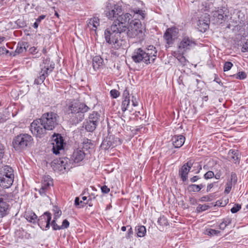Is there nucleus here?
Instances as JSON below:
<instances>
[{
  "label": "nucleus",
  "mask_w": 248,
  "mask_h": 248,
  "mask_svg": "<svg viewBox=\"0 0 248 248\" xmlns=\"http://www.w3.org/2000/svg\"><path fill=\"white\" fill-rule=\"evenodd\" d=\"M65 109L71 123L73 124H77L84 120L85 113L90 108L83 103L70 100L67 102Z\"/></svg>",
  "instance_id": "1"
},
{
  "label": "nucleus",
  "mask_w": 248,
  "mask_h": 248,
  "mask_svg": "<svg viewBox=\"0 0 248 248\" xmlns=\"http://www.w3.org/2000/svg\"><path fill=\"white\" fill-rule=\"evenodd\" d=\"M144 11L139 8H134L131 10V13H125L119 15L116 20L113 22L114 24H116L120 31H125L127 30V25L130 20L134 18V20L137 18L143 19L144 18Z\"/></svg>",
  "instance_id": "2"
},
{
  "label": "nucleus",
  "mask_w": 248,
  "mask_h": 248,
  "mask_svg": "<svg viewBox=\"0 0 248 248\" xmlns=\"http://www.w3.org/2000/svg\"><path fill=\"white\" fill-rule=\"evenodd\" d=\"M121 29H119L116 24L113 23L104 32V36L106 42L111 45L112 47L116 49L119 48L123 44V40L122 39L121 35L125 31H120Z\"/></svg>",
  "instance_id": "3"
},
{
  "label": "nucleus",
  "mask_w": 248,
  "mask_h": 248,
  "mask_svg": "<svg viewBox=\"0 0 248 248\" xmlns=\"http://www.w3.org/2000/svg\"><path fill=\"white\" fill-rule=\"evenodd\" d=\"M14 179V170L8 165L0 168V186L8 188L12 185Z\"/></svg>",
  "instance_id": "4"
},
{
  "label": "nucleus",
  "mask_w": 248,
  "mask_h": 248,
  "mask_svg": "<svg viewBox=\"0 0 248 248\" xmlns=\"http://www.w3.org/2000/svg\"><path fill=\"white\" fill-rule=\"evenodd\" d=\"M41 71L39 76L34 80V84L39 85L44 82L46 78L51 73L55 68V64L49 59H46L43 61L40 64Z\"/></svg>",
  "instance_id": "5"
},
{
  "label": "nucleus",
  "mask_w": 248,
  "mask_h": 248,
  "mask_svg": "<svg viewBox=\"0 0 248 248\" xmlns=\"http://www.w3.org/2000/svg\"><path fill=\"white\" fill-rule=\"evenodd\" d=\"M33 141L32 137L26 133H22L16 136L12 142L13 147L16 150H23L29 146Z\"/></svg>",
  "instance_id": "6"
},
{
  "label": "nucleus",
  "mask_w": 248,
  "mask_h": 248,
  "mask_svg": "<svg viewBox=\"0 0 248 248\" xmlns=\"http://www.w3.org/2000/svg\"><path fill=\"white\" fill-rule=\"evenodd\" d=\"M58 114L54 112L50 111L44 113L40 118V122L47 129L52 130L58 124Z\"/></svg>",
  "instance_id": "7"
},
{
  "label": "nucleus",
  "mask_w": 248,
  "mask_h": 248,
  "mask_svg": "<svg viewBox=\"0 0 248 248\" xmlns=\"http://www.w3.org/2000/svg\"><path fill=\"white\" fill-rule=\"evenodd\" d=\"M140 19L137 18L136 20H132L130 23L129 26L127 27L126 34L129 37L140 38L142 36V31Z\"/></svg>",
  "instance_id": "8"
},
{
  "label": "nucleus",
  "mask_w": 248,
  "mask_h": 248,
  "mask_svg": "<svg viewBox=\"0 0 248 248\" xmlns=\"http://www.w3.org/2000/svg\"><path fill=\"white\" fill-rule=\"evenodd\" d=\"M40 121V119L34 120L31 124L30 130L36 138H42L46 135L47 129Z\"/></svg>",
  "instance_id": "9"
},
{
  "label": "nucleus",
  "mask_w": 248,
  "mask_h": 248,
  "mask_svg": "<svg viewBox=\"0 0 248 248\" xmlns=\"http://www.w3.org/2000/svg\"><path fill=\"white\" fill-rule=\"evenodd\" d=\"M229 22H228L227 28H230V26H237L243 21L245 16L244 14L238 9L232 10L230 12Z\"/></svg>",
  "instance_id": "10"
},
{
  "label": "nucleus",
  "mask_w": 248,
  "mask_h": 248,
  "mask_svg": "<svg viewBox=\"0 0 248 248\" xmlns=\"http://www.w3.org/2000/svg\"><path fill=\"white\" fill-rule=\"evenodd\" d=\"M122 12V8L121 6L111 4L109 2H107L106 8L104 13L106 16L109 19L113 20L115 18L117 17Z\"/></svg>",
  "instance_id": "11"
},
{
  "label": "nucleus",
  "mask_w": 248,
  "mask_h": 248,
  "mask_svg": "<svg viewBox=\"0 0 248 248\" xmlns=\"http://www.w3.org/2000/svg\"><path fill=\"white\" fill-rule=\"evenodd\" d=\"M230 11L228 9L225 7L218 8L217 11L214 12V17L217 18V23L222 24L224 22H229V17L230 16Z\"/></svg>",
  "instance_id": "12"
},
{
  "label": "nucleus",
  "mask_w": 248,
  "mask_h": 248,
  "mask_svg": "<svg viewBox=\"0 0 248 248\" xmlns=\"http://www.w3.org/2000/svg\"><path fill=\"white\" fill-rule=\"evenodd\" d=\"M195 45L196 43L193 38L188 36L184 37L178 46L179 52L184 54L187 50H190Z\"/></svg>",
  "instance_id": "13"
},
{
  "label": "nucleus",
  "mask_w": 248,
  "mask_h": 248,
  "mask_svg": "<svg viewBox=\"0 0 248 248\" xmlns=\"http://www.w3.org/2000/svg\"><path fill=\"white\" fill-rule=\"evenodd\" d=\"M121 140L113 136H109L105 139L102 141L101 147L105 150H108L109 148H113L118 144H121Z\"/></svg>",
  "instance_id": "14"
},
{
  "label": "nucleus",
  "mask_w": 248,
  "mask_h": 248,
  "mask_svg": "<svg viewBox=\"0 0 248 248\" xmlns=\"http://www.w3.org/2000/svg\"><path fill=\"white\" fill-rule=\"evenodd\" d=\"M52 150L53 153L57 155L59 153V151L63 148V139L59 134H54L52 137Z\"/></svg>",
  "instance_id": "15"
},
{
  "label": "nucleus",
  "mask_w": 248,
  "mask_h": 248,
  "mask_svg": "<svg viewBox=\"0 0 248 248\" xmlns=\"http://www.w3.org/2000/svg\"><path fill=\"white\" fill-rule=\"evenodd\" d=\"M147 58L145 51L140 48L135 49L132 56L134 62L139 63L142 61L148 64L150 63L151 62H149V59Z\"/></svg>",
  "instance_id": "16"
},
{
  "label": "nucleus",
  "mask_w": 248,
  "mask_h": 248,
  "mask_svg": "<svg viewBox=\"0 0 248 248\" xmlns=\"http://www.w3.org/2000/svg\"><path fill=\"white\" fill-rule=\"evenodd\" d=\"M51 219V214L48 212L44 214L37 218V222L43 230H47L50 227V221Z\"/></svg>",
  "instance_id": "17"
},
{
  "label": "nucleus",
  "mask_w": 248,
  "mask_h": 248,
  "mask_svg": "<svg viewBox=\"0 0 248 248\" xmlns=\"http://www.w3.org/2000/svg\"><path fill=\"white\" fill-rule=\"evenodd\" d=\"M178 33V29L175 28H170L166 30L164 34V38L169 46L173 43L177 37Z\"/></svg>",
  "instance_id": "18"
},
{
  "label": "nucleus",
  "mask_w": 248,
  "mask_h": 248,
  "mask_svg": "<svg viewBox=\"0 0 248 248\" xmlns=\"http://www.w3.org/2000/svg\"><path fill=\"white\" fill-rule=\"evenodd\" d=\"M53 185V180L49 175L45 176L43 177L42 186L39 190V193L42 196L46 195L47 191L50 188V186Z\"/></svg>",
  "instance_id": "19"
},
{
  "label": "nucleus",
  "mask_w": 248,
  "mask_h": 248,
  "mask_svg": "<svg viewBox=\"0 0 248 248\" xmlns=\"http://www.w3.org/2000/svg\"><path fill=\"white\" fill-rule=\"evenodd\" d=\"M209 15L205 14L200 17L197 23L198 29L201 32H205L208 28L210 23Z\"/></svg>",
  "instance_id": "20"
},
{
  "label": "nucleus",
  "mask_w": 248,
  "mask_h": 248,
  "mask_svg": "<svg viewBox=\"0 0 248 248\" xmlns=\"http://www.w3.org/2000/svg\"><path fill=\"white\" fill-rule=\"evenodd\" d=\"M185 140V137L182 135H174L171 138V141L175 148H179L183 145Z\"/></svg>",
  "instance_id": "21"
},
{
  "label": "nucleus",
  "mask_w": 248,
  "mask_h": 248,
  "mask_svg": "<svg viewBox=\"0 0 248 248\" xmlns=\"http://www.w3.org/2000/svg\"><path fill=\"white\" fill-rule=\"evenodd\" d=\"M85 153L80 149H77L73 153L72 159L75 163H79L85 158Z\"/></svg>",
  "instance_id": "22"
},
{
  "label": "nucleus",
  "mask_w": 248,
  "mask_h": 248,
  "mask_svg": "<svg viewBox=\"0 0 248 248\" xmlns=\"http://www.w3.org/2000/svg\"><path fill=\"white\" fill-rule=\"evenodd\" d=\"M145 51L147 58L149 59V61L151 62V63H153L157 54V50L155 47L153 46H149Z\"/></svg>",
  "instance_id": "23"
},
{
  "label": "nucleus",
  "mask_w": 248,
  "mask_h": 248,
  "mask_svg": "<svg viewBox=\"0 0 248 248\" xmlns=\"http://www.w3.org/2000/svg\"><path fill=\"white\" fill-rule=\"evenodd\" d=\"M87 22V27L90 30L95 31L100 25V20L99 18L95 16L89 19Z\"/></svg>",
  "instance_id": "24"
},
{
  "label": "nucleus",
  "mask_w": 248,
  "mask_h": 248,
  "mask_svg": "<svg viewBox=\"0 0 248 248\" xmlns=\"http://www.w3.org/2000/svg\"><path fill=\"white\" fill-rule=\"evenodd\" d=\"M1 192V190H0V216L3 217L6 214V212L8 209L9 204L6 202L3 201Z\"/></svg>",
  "instance_id": "25"
},
{
  "label": "nucleus",
  "mask_w": 248,
  "mask_h": 248,
  "mask_svg": "<svg viewBox=\"0 0 248 248\" xmlns=\"http://www.w3.org/2000/svg\"><path fill=\"white\" fill-rule=\"evenodd\" d=\"M93 67L95 70H97L103 66L104 60L100 56H95L93 59Z\"/></svg>",
  "instance_id": "26"
},
{
  "label": "nucleus",
  "mask_w": 248,
  "mask_h": 248,
  "mask_svg": "<svg viewBox=\"0 0 248 248\" xmlns=\"http://www.w3.org/2000/svg\"><path fill=\"white\" fill-rule=\"evenodd\" d=\"M25 217L29 221L32 223H36L37 220V216L32 211H28L25 212Z\"/></svg>",
  "instance_id": "27"
},
{
  "label": "nucleus",
  "mask_w": 248,
  "mask_h": 248,
  "mask_svg": "<svg viewBox=\"0 0 248 248\" xmlns=\"http://www.w3.org/2000/svg\"><path fill=\"white\" fill-rule=\"evenodd\" d=\"M189 171V169L187 168V167L183 165L179 170V175L183 182L186 181L187 179L188 174Z\"/></svg>",
  "instance_id": "28"
},
{
  "label": "nucleus",
  "mask_w": 248,
  "mask_h": 248,
  "mask_svg": "<svg viewBox=\"0 0 248 248\" xmlns=\"http://www.w3.org/2000/svg\"><path fill=\"white\" fill-rule=\"evenodd\" d=\"M28 47V44L26 42H20L17 44L16 49L15 50V53L17 54L22 53L26 52L27 48Z\"/></svg>",
  "instance_id": "29"
},
{
  "label": "nucleus",
  "mask_w": 248,
  "mask_h": 248,
  "mask_svg": "<svg viewBox=\"0 0 248 248\" xmlns=\"http://www.w3.org/2000/svg\"><path fill=\"white\" fill-rule=\"evenodd\" d=\"M229 157L230 159L236 163L239 158V155L238 151L235 150H230L229 152Z\"/></svg>",
  "instance_id": "30"
},
{
  "label": "nucleus",
  "mask_w": 248,
  "mask_h": 248,
  "mask_svg": "<svg viewBox=\"0 0 248 248\" xmlns=\"http://www.w3.org/2000/svg\"><path fill=\"white\" fill-rule=\"evenodd\" d=\"M97 125V124L89 120H87L84 123V126L88 132L93 131L95 129Z\"/></svg>",
  "instance_id": "31"
},
{
  "label": "nucleus",
  "mask_w": 248,
  "mask_h": 248,
  "mask_svg": "<svg viewBox=\"0 0 248 248\" xmlns=\"http://www.w3.org/2000/svg\"><path fill=\"white\" fill-rule=\"evenodd\" d=\"M100 117V115L98 112L93 111L92 113L90 114L88 117V120L98 124Z\"/></svg>",
  "instance_id": "32"
},
{
  "label": "nucleus",
  "mask_w": 248,
  "mask_h": 248,
  "mask_svg": "<svg viewBox=\"0 0 248 248\" xmlns=\"http://www.w3.org/2000/svg\"><path fill=\"white\" fill-rule=\"evenodd\" d=\"M135 231L138 237H143L146 233V229L145 226L140 225L135 227Z\"/></svg>",
  "instance_id": "33"
},
{
  "label": "nucleus",
  "mask_w": 248,
  "mask_h": 248,
  "mask_svg": "<svg viewBox=\"0 0 248 248\" xmlns=\"http://www.w3.org/2000/svg\"><path fill=\"white\" fill-rule=\"evenodd\" d=\"M68 160L67 158H60L59 160H57L56 163L60 165L62 168H63L66 170L68 166Z\"/></svg>",
  "instance_id": "34"
},
{
  "label": "nucleus",
  "mask_w": 248,
  "mask_h": 248,
  "mask_svg": "<svg viewBox=\"0 0 248 248\" xmlns=\"http://www.w3.org/2000/svg\"><path fill=\"white\" fill-rule=\"evenodd\" d=\"M157 223L162 228H163L169 225L168 220L164 216H162L158 218Z\"/></svg>",
  "instance_id": "35"
},
{
  "label": "nucleus",
  "mask_w": 248,
  "mask_h": 248,
  "mask_svg": "<svg viewBox=\"0 0 248 248\" xmlns=\"http://www.w3.org/2000/svg\"><path fill=\"white\" fill-rule=\"evenodd\" d=\"M220 231L212 229H207L204 232L205 234L209 236L218 235Z\"/></svg>",
  "instance_id": "36"
},
{
  "label": "nucleus",
  "mask_w": 248,
  "mask_h": 248,
  "mask_svg": "<svg viewBox=\"0 0 248 248\" xmlns=\"http://www.w3.org/2000/svg\"><path fill=\"white\" fill-rule=\"evenodd\" d=\"M199 187L198 185L190 184L187 186V189L189 192H196L200 191Z\"/></svg>",
  "instance_id": "37"
},
{
  "label": "nucleus",
  "mask_w": 248,
  "mask_h": 248,
  "mask_svg": "<svg viewBox=\"0 0 248 248\" xmlns=\"http://www.w3.org/2000/svg\"><path fill=\"white\" fill-rule=\"evenodd\" d=\"M130 99H123L122 103V110L123 112L125 111L130 104Z\"/></svg>",
  "instance_id": "38"
},
{
  "label": "nucleus",
  "mask_w": 248,
  "mask_h": 248,
  "mask_svg": "<svg viewBox=\"0 0 248 248\" xmlns=\"http://www.w3.org/2000/svg\"><path fill=\"white\" fill-rule=\"evenodd\" d=\"M234 78L238 79H244L247 78V74L245 72H239L236 74L232 76Z\"/></svg>",
  "instance_id": "39"
},
{
  "label": "nucleus",
  "mask_w": 248,
  "mask_h": 248,
  "mask_svg": "<svg viewBox=\"0 0 248 248\" xmlns=\"http://www.w3.org/2000/svg\"><path fill=\"white\" fill-rule=\"evenodd\" d=\"M210 208V206L207 204H199L196 208V211L198 213L204 211Z\"/></svg>",
  "instance_id": "40"
},
{
  "label": "nucleus",
  "mask_w": 248,
  "mask_h": 248,
  "mask_svg": "<svg viewBox=\"0 0 248 248\" xmlns=\"http://www.w3.org/2000/svg\"><path fill=\"white\" fill-rule=\"evenodd\" d=\"M228 182L233 184V186L237 183V176L235 172H232L231 173L230 179L228 180Z\"/></svg>",
  "instance_id": "41"
},
{
  "label": "nucleus",
  "mask_w": 248,
  "mask_h": 248,
  "mask_svg": "<svg viewBox=\"0 0 248 248\" xmlns=\"http://www.w3.org/2000/svg\"><path fill=\"white\" fill-rule=\"evenodd\" d=\"M90 200L89 199L86 203L83 202L82 201H79L78 197H76L75 200V205L76 206H79L78 207H83L84 205L89 203V201Z\"/></svg>",
  "instance_id": "42"
},
{
  "label": "nucleus",
  "mask_w": 248,
  "mask_h": 248,
  "mask_svg": "<svg viewBox=\"0 0 248 248\" xmlns=\"http://www.w3.org/2000/svg\"><path fill=\"white\" fill-rule=\"evenodd\" d=\"M83 147L86 149L91 148V146L92 145V141L88 139H84L83 140Z\"/></svg>",
  "instance_id": "43"
},
{
  "label": "nucleus",
  "mask_w": 248,
  "mask_h": 248,
  "mask_svg": "<svg viewBox=\"0 0 248 248\" xmlns=\"http://www.w3.org/2000/svg\"><path fill=\"white\" fill-rule=\"evenodd\" d=\"M233 185V184L227 181V182L226 184V186H225L224 193L226 194H229L230 192V191L232 189V186Z\"/></svg>",
  "instance_id": "44"
},
{
  "label": "nucleus",
  "mask_w": 248,
  "mask_h": 248,
  "mask_svg": "<svg viewBox=\"0 0 248 248\" xmlns=\"http://www.w3.org/2000/svg\"><path fill=\"white\" fill-rule=\"evenodd\" d=\"M213 199V194H209V195L204 196L201 198L200 201L201 202H210Z\"/></svg>",
  "instance_id": "45"
},
{
  "label": "nucleus",
  "mask_w": 248,
  "mask_h": 248,
  "mask_svg": "<svg viewBox=\"0 0 248 248\" xmlns=\"http://www.w3.org/2000/svg\"><path fill=\"white\" fill-rule=\"evenodd\" d=\"M241 209V205L239 204L236 203L233 207L231 208V212L232 213H236Z\"/></svg>",
  "instance_id": "46"
},
{
  "label": "nucleus",
  "mask_w": 248,
  "mask_h": 248,
  "mask_svg": "<svg viewBox=\"0 0 248 248\" xmlns=\"http://www.w3.org/2000/svg\"><path fill=\"white\" fill-rule=\"evenodd\" d=\"M233 66L232 63L231 62H225L223 67V70L224 72L230 70L232 66Z\"/></svg>",
  "instance_id": "47"
},
{
  "label": "nucleus",
  "mask_w": 248,
  "mask_h": 248,
  "mask_svg": "<svg viewBox=\"0 0 248 248\" xmlns=\"http://www.w3.org/2000/svg\"><path fill=\"white\" fill-rule=\"evenodd\" d=\"M204 178L205 179H209L214 177V172L212 171L209 170L204 174Z\"/></svg>",
  "instance_id": "48"
},
{
  "label": "nucleus",
  "mask_w": 248,
  "mask_h": 248,
  "mask_svg": "<svg viewBox=\"0 0 248 248\" xmlns=\"http://www.w3.org/2000/svg\"><path fill=\"white\" fill-rule=\"evenodd\" d=\"M56 220L57 219H53L52 220V221L51 222V225L52 227V229L53 230H55V231L61 230V226L58 225L56 223Z\"/></svg>",
  "instance_id": "49"
},
{
  "label": "nucleus",
  "mask_w": 248,
  "mask_h": 248,
  "mask_svg": "<svg viewBox=\"0 0 248 248\" xmlns=\"http://www.w3.org/2000/svg\"><path fill=\"white\" fill-rule=\"evenodd\" d=\"M110 95L113 98H116L120 95V93L116 90H112L110 92Z\"/></svg>",
  "instance_id": "50"
},
{
  "label": "nucleus",
  "mask_w": 248,
  "mask_h": 248,
  "mask_svg": "<svg viewBox=\"0 0 248 248\" xmlns=\"http://www.w3.org/2000/svg\"><path fill=\"white\" fill-rule=\"evenodd\" d=\"M177 60L181 62V63L184 65L186 64V59L183 56L179 55L177 57Z\"/></svg>",
  "instance_id": "51"
},
{
  "label": "nucleus",
  "mask_w": 248,
  "mask_h": 248,
  "mask_svg": "<svg viewBox=\"0 0 248 248\" xmlns=\"http://www.w3.org/2000/svg\"><path fill=\"white\" fill-rule=\"evenodd\" d=\"M69 222L67 219L63 220L62 225L61 226V230L67 229L69 227Z\"/></svg>",
  "instance_id": "52"
},
{
  "label": "nucleus",
  "mask_w": 248,
  "mask_h": 248,
  "mask_svg": "<svg viewBox=\"0 0 248 248\" xmlns=\"http://www.w3.org/2000/svg\"><path fill=\"white\" fill-rule=\"evenodd\" d=\"M127 227L128 228L129 227V228L128 230V232H127V235L126 236V237L127 239H129L132 237V235L133 234V231L132 228L130 226H127Z\"/></svg>",
  "instance_id": "53"
},
{
  "label": "nucleus",
  "mask_w": 248,
  "mask_h": 248,
  "mask_svg": "<svg viewBox=\"0 0 248 248\" xmlns=\"http://www.w3.org/2000/svg\"><path fill=\"white\" fill-rule=\"evenodd\" d=\"M9 53V51L6 49L5 47H0V56L4 54L7 55Z\"/></svg>",
  "instance_id": "54"
},
{
  "label": "nucleus",
  "mask_w": 248,
  "mask_h": 248,
  "mask_svg": "<svg viewBox=\"0 0 248 248\" xmlns=\"http://www.w3.org/2000/svg\"><path fill=\"white\" fill-rule=\"evenodd\" d=\"M123 99H130L129 93L126 88L124 91L123 94Z\"/></svg>",
  "instance_id": "55"
},
{
  "label": "nucleus",
  "mask_w": 248,
  "mask_h": 248,
  "mask_svg": "<svg viewBox=\"0 0 248 248\" xmlns=\"http://www.w3.org/2000/svg\"><path fill=\"white\" fill-rule=\"evenodd\" d=\"M101 189L102 192L105 194H108L110 191V189L105 185L102 186L101 188Z\"/></svg>",
  "instance_id": "56"
},
{
  "label": "nucleus",
  "mask_w": 248,
  "mask_h": 248,
  "mask_svg": "<svg viewBox=\"0 0 248 248\" xmlns=\"http://www.w3.org/2000/svg\"><path fill=\"white\" fill-rule=\"evenodd\" d=\"M241 51L243 52H248V42H246L243 45L241 48Z\"/></svg>",
  "instance_id": "57"
},
{
  "label": "nucleus",
  "mask_w": 248,
  "mask_h": 248,
  "mask_svg": "<svg viewBox=\"0 0 248 248\" xmlns=\"http://www.w3.org/2000/svg\"><path fill=\"white\" fill-rule=\"evenodd\" d=\"M62 215V211L58 210L54 214V219H57Z\"/></svg>",
  "instance_id": "58"
},
{
  "label": "nucleus",
  "mask_w": 248,
  "mask_h": 248,
  "mask_svg": "<svg viewBox=\"0 0 248 248\" xmlns=\"http://www.w3.org/2000/svg\"><path fill=\"white\" fill-rule=\"evenodd\" d=\"M193 162L190 160L187 162V163H185L183 165V166H185L186 167H187V168L189 169V170L191 169L193 166Z\"/></svg>",
  "instance_id": "59"
},
{
  "label": "nucleus",
  "mask_w": 248,
  "mask_h": 248,
  "mask_svg": "<svg viewBox=\"0 0 248 248\" xmlns=\"http://www.w3.org/2000/svg\"><path fill=\"white\" fill-rule=\"evenodd\" d=\"M223 223L226 225V226H228L229 224H230L232 222V219L230 218H227L225 219H224L223 220Z\"/></svg>",
  "instance_id": "60"
},
{
  "label": "nucleus",
  "mask_w": 248,
  "mask_h": 248,
  "mask_svg": "<svg viewBox=\"0 0 248 248\" xmlns=\"http://www.w3.org/2000/svg\"><path fill=\"white\" fill-rule=\"evenodd\" d=\"M200 179V177L199 176L195 175L190 178V181L191 183H195Z\"/></svg>",
  "instance_id": "61"
},
{
  "label": "nucleus",
  "mask_w": 248,
  "mask_h": 248,
  "mask_svg": "<svg viewBox=\"0 0 248 248\" xmlns=\"http://www.w3.org/2000/svg\"><path fill=\"white\" fill-rule=\"evenodd\" d=\"M221 175V171L220 170H218L215 174H214V177L216 179H219Z\"/></svg>",
  "instance_id": "62"
},
{
  "label": "nucleus",
  "mask_w": 248,
  "mask_h": 248,
  "mask_svg": "<svg viewBox=\"0 0 248 248\" xmlns=\"http://www.w3.org/2000/svg\"><path fill=\"white\" fill-rule=\"evenodd\" d=\"M132 105L134 107L137 106L138 105V102L136 100V98L134 97V96H132Z\"/></svg>",
  "instance_id": "63"
},
{
  "label": "nucleus",
  "mask_w": 248,
  "mask_h": 248,
  "mask_svg": "<svg viewBox=\"0 0 248 248\" xmlns=\"http://www.w3.org/2000/svg\"><path fill=\"white\" fill-rule=\"evenodd\" d=\"M46 17L45 15H41L39 16L36 19V21L39 23Z\"/></svg>",
  "instance_id": "64"
}]
</instances>
